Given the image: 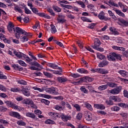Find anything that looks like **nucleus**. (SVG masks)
Masks as SVG:
<instances>
[{
    "mask_svg": "<svg viewBox=\"0 0 128 128\" xmlns=\"http://www.w3.org/2000/svg\"><path fill=\"white\" fill-rule=\"evenodd\" d=\"M15 32V38H16L17 40H20L21 34H24V36H30V33H28L24 30L20 28V27L16 28Z\"/></svg>",
    "mask_w": 128,
    "mask_h": 128,
    "instance_id": "1",
    "label": "nucleus"
},
{
    "mask_svg": "<svg viewBox=\"0 0 128 128\" xmlns=\"http://www.w3.org/2000/svg\"><path fill=\"white\" fill-rule=\"evenodd\" d=\"M45 90L46 92L54 94V96H58V90L56 88L50 87V88H46Z\"/></svg>",
    "mask_w": 128,
    "mask_h": 128,
    "instance_id": "2",
    "label": "nucleus"
},
{
    "mask_svg": "<svg viewBox=\"0 0 128 128\" xmlns=\"http://www.w3.org/2000/svg\"><path fill=\"white\" fill-rule=\"evenodd\" d=\"M122 86H119L109 90V92L110 94H118L122 92Z\"/></svg>",
    "mask_w": 128,
    "mask_h": 128,
    "instance_id": "3",
    "label": "nucleus"
},
{
    "mask_svg": "<svg viewBox=\"0 0 128 128\" xmlns=\"http://www.w3.org/2000/svg\"><path fill=\"white\" fill-rule=\"evenodd\" d=\"M60 118H61V120L64 122H68L72 120V116L68 114L66 115L64 114H60Z\"/></svg>",
    "mask_w": 128,
    "mask_h": 128,
    "instance_id": "4",
    "label": "nucleus"
},
{
    "mask_svg": "<svg viewBox=\"0 0 128 128\" xmlns=\"http://www.w3.org/2000/svg\"><path fill=\"white\" fill-rule=\"evenodd\" d=\"M93 40H94V45H92L91 46L94 48V50H96L100 46V40L98 38H94Z\"/></svg>",
    "mask_w": 128,
    "mask_h": 128,
    "instance_id": "5",
    "label": "nucleus"
},
{
    "mask_svg": "<svg viewBox=\"0 0 128 128\" xmlns=\"http://www.w3.org/2000/svg\"><path fill=\"white\" fill-rule=\"evenodd\" d=\"M116 52H112L110 54L107 55L106 58L109 62H116Z\"/></svg>",
    "mask_w": 128,
    "mask_h": 128,
    "instance_id": "6",
    "label": "nucleus"
},
{
    "mask_svg": "<svg viewBox=\"0 0 128 128\" xmlns=\"http://www.w3.org/2000/svg\"><path fill=\"white\" fill-rule=\"evenodd\" d=\"M9 116H12L13 118H16L18 120H20L22 118V116H20L18 112H9Z\"/></svg>",
    "mask_w": 128,
    "mask_h": 128,
    "instance_id": "7",
    "label": "nucleus"
},
{
    "mask_svg": "<svg viewBox=\"0 0 128 128\" xmlns=\"http://www.w3.org/2000/svg\"><path fill=\"white\" fill-rule=\"evenodd\" d=\"M7 28L10 34H14V32H16V28H14V26L12 23L8 24Z\"/></svg>",
    "mask_w": 128,
    "mask_h": 128,
    "instance_id": "8",
    "label": "nucleus"
},
{
    "mask_svg": "<svg viewBox=\"0 0 128 128\" xmlns=\"http://www.w3.org/2000/svg\"><path fill=\"white\" fill-rule=\"evenodd\" d=\"M104 12H100V14L98 15V18L100 20H108V17L105 16Z\"/></svg>",
    "mask_w": 128,
    "mask_h": 128,
    "instance_id": "9",
    "label": "nucleus"
},
{
    "mask_svg": "<svg viewBox=\"0 0 128 128\" xmlns=\"http://www.w3.org/2000/svg\"><path fill=\"white\" fill-rule=\"evenodd\" d=\"M13 54L16 56L18 58H21V60L22 59L24 55V53L16 50H13Z\"/></svg>",
    "mask_w": 128,
    "mask_h": 128,
    "instance_id": "10",
    "label": "nucleus"
},
{
    "mask_svg": "<svg viewBox=\"0 0 128 128\" xmlns=\"http://www.w3.org/2000/svg\"><path fill=\"white\" fill-rule=\"evenodd\" d=\"M26 116L28 118H33L34 120H40V119L38 118H37L36 116L34 114L30 112H28L26 113Z\"/></svg>",
    "mask_w": 128,
    "mask_h": 128,
    "instance_id": "11",
    "label": "nucleus"
},
{
    "mask_svg": "<svg viewBox=\"0 0 128 128\" xmlns=\"http://www.w3.org/2000/svg\"><path fill=\"white\" fill-rule=\"evenodd\" d=\"M49 68H51L54 70H62V68L59 67L58 65L53 63H48L47 64Z\"/></svg>",
    "mask_w": 128,
    "mask_h": 128,
    "instance_id": "12",
    "label": "nucleus"
},
{
    "mask_svg": "<svg viewBox=\"0 0 128 128\" xmlns=\"http://www.w3.org/2000/svg\"><path fill=\"white\" fill-rule=\"evenodd\" d=\"M57 80L60 84H64V82H68V78L64 76H58L57 78Z\"/></svg>",
    "mask_w": 128,
    "mask_h": 128,
    "instance_id": "13",
    "label": "nucleus"
},
{
    "mask_svg": "<svg viewBox=\"0 0 128 128\" xmlns=\"http://www.w3.org/2000/svg\"><path fill=\"white\" fill-rule=\"evenodd\" d=\"M110 100H114L116 102H122V99L118 96H111L110 97Z\"/></svg>",
    "mask_w": 128,
    "mask_h": 128,
    "instance_id": "14",
    "label": "nucleus"
},
{
    "mask_svg": "<svg viewBox=\"0 0 128 128\" xmlns=\"http://www.w3.org/2000/svg\"><path fill=\"white\" fill-rule=\"evenodd\" d=\"M110 64L108 61L106 60H104L102 62H101L99 64H98V66L100 68H104V66H106Z\"/></svg>",
    "mask_w": 128,
    "mask_h": 128,
    "instance_id": "15",
    "label": "nucleus"
},
{
    "mask_svg": "<svg viewBox=\"0 0 128 128\" xmlns=\"http://www.w3.org/2000/svg\"><path fill=\"white\" fill-rule=\"evenodd\" d=\"M20 92H22L25 96H30V93L28 92L26 88H22V90H20Z\"/></svg>",
    "mask_w": 128,
    "mask_h": 128,
    "instance_id": "16",
    "label": "nucleus"
},
{
    "mask_svg": "<svg viewBox=\"0 0 128 128\" xmlns=\"http://www.w3.org/2000/svg\"><path fill=\"white\" fill-rule=\"evenodd\" d=\"M48 116L52 118H60V114L58 113H56L54 112H50L48 113Z\"/></svg>",
    "mask_w": 128,
    "mask_h": 128,
    "instance_id": "17",
    "label": "nucleus"
},
{
    "mask_svg": "<svg viewBox=\"0 0 128 128\" xmlns=\"http://www.w3.org/2000/svg\"><path fill=\"white\" fill-rule=\"evenodd\" d=\"M118 74L124 78H128V72L124 70H120L118 71Z\"/></svg>",
    "mask_w": 128,
    "mask_h": 128,
    "instance_id": "18",
    "label": "nucleus"
},
{
    "mask_svg": "<svg viewBox=\"0 0 128 128\" xmlns=\"http://www.w3.org/2000/svg\"><path fill=\"white\" fill-rule=\"evenodd\" d=\"M94 107L98 110H104L106 108V106L102 104H94Z\"/></svg>",
    "mask_w": 128,
    "mask_h": 128,
    "instance_id": "19",
    "label": "nucleus"
},
{
    "mask_svg": "<svg viewBox=\"0 0 128 128\" xmlns=\"http://www.w3.org/2000/svg\"><path fill=\"white\" fill-rule=\"evenodd\" d=\"M114 10L120 16H122V18H126V15L120 10L115 9Z\"/></svg>",
    "mask_w": 128,
    "mask_h": 128,
    "instance_id": "20",
    "label": "nucleus"
},
{
    "mask_svg": "<svg viewBox=\"0 0 128 128\" xmlns=\"http://www.w3.org/2000/svg\"><path fill=\"white\" fill-rule=\"evenodd\" d=\"M22 104H34V102L30 98H27L22 101Z\"/></svg>",
    "mask_w": 128,
    "mask_h": 128,
    "instance_id": "21",
    "label": "nucleus"
},
{
    "mask_svg": "<svg viewBox=\"0 0 128 128\" xmlns=\"http://www.w3.org/2000/svg\"><path fill=\"white\" fill-rule=\"evenodd\" d=\"M110 32H112V34H114V36H116V35H118L119 33L118 32V30H116V28H109Z\"/></svg>",
    "mask_w": 128,
    "mask_h": 128,
    "instance_id": "22",
    "label": "nucleus"
},
{
    "mask_svg": "<svg viewBox=\"0 0 128 128\" xmlns=\"http://www.w3.org/2000/svg\"><path fill=\"white\" fill-rule=\"evenodd\" d=\"M92 114L90 113H86L85 115V119L86 120H88V122H90V120H92Z\"/></svg>",
    "mask_w": 128,
    "mask_h": 128,
    "instance_id": "23",
    "label": "nucleus"
},
{
    "mask_svg": "<svg viewBox=\"0 0 128 128\" xmlns=\"http://www.w3.org/2000/svg\"><path fill=\"white\" fill-rule=\"evenodd\" d=\"M10 108H14V110H18L19 112H20V110H22V108H20V106H16V104H15L14 103L12 104L10 106Z\"/></svg>",
    "mask_w": 128,
    "mask_h": 128,
    "instance_id": "24",
    "label": "nucleus"
},
{
    "mask_svg": "<svg viewBox=\"0 0 128 128\" xmlns=\"http://www.w3.org/2000/svg\"><path fill=\"white\" fill-rule=\"evenodd\" d=\"M17 124L20 126H26V124L22 120H18L16 122Z\"/></svg>",
    "mask_w": 128,
    "mask_h": 128,
    "instance_id": "25",
    "label": "nucleus"
},
{
    "mask_svg": "<svg viewBox=\"0 0 128 128\" xmlns=\"http://www.w3.org/2000/svg\"><path fill=\"white\" fill-rule=\"evenodd\" d=\"M98 72L102 74H108V70L104 68H99Z\"/></svg>",
    "mask_w": 128,
    "mask_h": 128,
    "instance_id": "26",
    "label": "nucleus"
},
{
    "mask_svg": "<svg viewBox=\"0 0 128 128\" xmlns=\"http://www.w3.org/2000/svg\"><path fill=\"white\" fill-rule=\"evenodd\" d=\"M84 104V106H85L86 108L89 110H91V111L94 110V109L92 108V106L89 103L86 102Z\"/></svg>",
    "mask_w": 128,
    "mask_h": 128,
    "instance_id": "27",
    "label": "nucleus"
},
{
    "mask_svg": "<svg viewBox=\"0 0 128 128\" xmlns=\"http://www.w3.org/2000/svg\"><path fill=\"white\" fill-rule=\"evenodd\" d=\"M117 105H118V106H120V108H128V104L125 103L120 102L118 103Z\"/></svg>",
    "mask_w": 128,
    "mask_h": 128,
    "instance_id": "28",
    "label": "nucleus"
},
{
    "mask_svg": "<svg viewBox=\"0 0 128 128\" xmlns=\"http://www.w3.org/2000/svg\"><path fill=\"white\" fill-rule=\"evenodd\" d=\"M119 22L124 26H128V22L124 20L123 18L119 19Z\"/></svg>",
    "mask_w": 128,
    "mask_h": 128,
    "instance_id": "29",
    "label": "nucleus"
},
{
    "mask_svg": "<svg viewBox=\"0 0 128 128\" xmlns=\"http://www.w3.org/2000/svg\"><path fill=\"white\" fill-rule=\"evenodd\" d=\"M77 72L80 74H88V71L84 68H79L77 70Z\"/></svg>",
    "mask_w": 128,
    "mask_h": 128,
    "instance_id": "30",
    "label": "nucleus"
},
{
    "mask_svg": "<svg viewBox=\"0 0 128 128\" xmlns=\"http://www.w3.org/2000/svg\"><path fill=\"white\" fill-rule=\"evenodd\" d=\"M24 8L25 14H32V11L28 8L26 6L24 5Z\"/></svg>",
    "mask_w": 128,
    "mask_h": 128,
    "instance_id": "31",
    "label": "nucleus"
},
{
    "mask_svg": "<svg viewBox=\"0 0 128 128\" xmlns=\"http://www.w3.org/2000/svg\"><path fill=\"white\" fill-rule=\"evenodd\" d=\"M52 8L54 12H62V8L56 6H53Z\"/></svg>",
    "mask_w": 128,
    "mask_h": 128,
    "instance_id": "32",
    "label": "nucleus"
},
{
    "mask_svg": "<svg viewBox=\"0 0 128 128\" xmlns=\"http://www.w3.org/2000/svg\"><path fill=\"white\" fill-rule=\"evenodd\" d=\"M32 89L34 90H37L40 92H43L44 91V88H40L37 86L32 87Z\"/></svg>",
    "mask_w": 128,
    "mask_h": 128,
    "instance_id": "33",
    "label": "nucleus"
},
{
    "mask_svg": "<svg viewBox=\"0 0 128 128\" xmlns=\"http://www.w3.org/2000/svg\"><path fill=\"white\" fill-rule=\"evenodd\" d=\"M70 4V2H68L66 0H62V1H60L58 2V4H60V6H62V8H64V4Z\"/></svg>",
    "mask_w": 128,
    "mask_h": 128,
    "instance_id": "34",
    "label": "nucleus"
},
{
    "mask_svg": "<svg viewBox=\"0 0 128 128\" xmlns=\"http://www.w3.org/2000/svg\"><path fill=\"white\" fill-rule=\"evenodd\" d=\"M50 26L52 34H56V26L52 24H51Z\"/></svg>",
    "mask_w": 128,
    "mask_h": 128,
    "instance_id": "35",
    "label": "nucleus"
},
{
    "mask_svg": "<svg viewBox=\"0 0 128 128\" xmlns=\"http://www.w3.org/2000/svg\"><path fill=\"white\" fill-rule=\"evenodd\" d=\"M22 60H26V62H30V57L24 54L22 58Z\"/></svg>",
    "mask_w": 128,
    "mask_h": 128,
    "instance_id": "36",
    "label": "nucleus"
},
{
    "mask_svg": "<svg viewBox=\"0 0 128 128\" xmlns=\"http://www.w3.org/2000/svg\"><path fill=\"white\" fill-rule=\"evenodd\" d=\"M46 124H54L55 122L54 121L48 119L45 120Z\"/></svg>",
    "mask_w": 128,
    "mask_h": 128,
    "instance_id": "37",
    "label": "nucleus"
},
{
    "mask_svg": "<svg viewBox=\"0 0 128 128\" xmlns=\"http://www.w3.org/2000/svg\"><path fill=\"white\" fill-rule=\"evenodd\" d=\"M10 91L12 92H20V88L14 87L10 88Z\"/></svg>",
    "mask_w": 128,
    "mask_h": 128,
    "instance_id": "38",
    "label": "nucleus"
},
{
    "mask_svg": "<svg viewBox=\"0 0 128 128\" xmlns=\"http://www.w3.org/2000/svg\"><path fill=\"white\" fill-rule=\"evenodd\" d=\"M76 4L81 6V8H86V4L82 1H76Z\"/></svg>",
    "mask_w": 128,
    "mask_h": 128,
    "instance_id": "39",
    "label": "nucleus"
},
{
    "mask_svg": "<svg viewBox=\"0 0 128 128\" xmlns=\"http://www.w3.org/2000/svg\"><path fill=\"white\" fill-rule=\"evenodd\" d=\"M106 88H108L107 84L98 87V90H106Z\"/></svg>",
    "mask_w": 128,
    "mask_h": 128,
    "instance_id": "40",
    "label": "nucleus"
},
{
    "mask_svg": "<svg viewBox=\"0 0 128 128\" xmlns=\"http://www.w3.org/2000/svg\"><path fill=\"white\" fill-rule=\"evenodd\" d=\"M110 110L112 112H118L120 108L118 106H114L112 107Z\"/></svg>",
    "mask_w": 128,
    "mask_h": 128,
    "instance_id": "41",
    "label": "nucleus"
},
{
    "mask_svg": "<svg viewBox=\"0 0 128 128\" xmlns=\"http://www.w3.org/2000/svg\"><path fill=\"white\" fill-rule=\"evenodd\" d=\"M31 64L32 66H37V68H42V66L38 62H32L31 63Z\"/></svg>",
    "mask_w": 128,
    "mask_h": 128,
    "instance_id": "42",
    "label": "nucleus"
},
{
    "mask_svg": "<svg viewBox=\"0 0 128 128\" xmlns=\"http://www.w3.org/2000/svg\"><path fill=\"white\" fill-rule=\"evenodd\" d=\"M96 56L98 58H99V60H104V58H106L104 55H103L102 54L100 53H97Z\"/></svg>",
    "mask_w": 128,
    "mask_h": 128,
    "instance_id": "43",
    "label": "nucleus"
},
{
    "mask_svg": "<svg viewBox=\"0 0 128 128\" xmlns=\"http://www.w3.org/2000/svg\"><path fill=\"white\" fill-rule=\"evenodd\" d=\"M108 4L110 6H116V8H118V5L114 3L112 0H109Z\"/></svg>",
    "mask_w": 128,
    "mask_h": 128,
    "instance_id": "44",
    "label": "nucleus"
},
{
    "mask_svg": "<svg viewBox=\"0 0 128 128\" xmlns=\"http://www.w3.org/2000/svg\"><path fill=\"white\" fill-rule=\"evenodd\" d=\"M54 108H55V110H60V111H62L64 110V108H62V106L58 104L54 106Z\"/></svg>",
    "mask_w": 128,
    "mask_h": 128,
    "instance_id": "45",
    "label": "nucleus"
},
{
    "mask_svg": "<svg viewBox=\"0 0 128 128\" xmlns=\"http://www.w3.org/2000/svg\"><path fill=\"white\" fill-rule=\"evenodd\" d=\"M18 62L20 64V66H27V64L24 62V61H23L22 60H18Z\"/></svg>",
    "mask_w": 128,
    "mask_h": 128,
    "instance_id": "46",
    "label": "nucleus"
},
{
    "mask_svg": "<svg viewBox=\"0 0 128 128\" xmlns=\"http://www.w3.org/2000/svg\"><path fill=\"white\" fill-rule=\"evenodd\" d=\"M26 36H28L25 35V36H24L20 38L21 42H26L28 40V38Z\"/></svg>",
    "mask_w": 128,
    "mask_h": 128,
    "instance_id": "47",
    "label": "nucleus"
},
{
    "mask_svg": "<svg viewBox=\"0 0 128 128\" xmlns=\"http://www.w3.org/2000/svg\"><path fill=\"white\" fill-rule=\"evenodd\" d=\"M43 74L45 76H47V78H52V74L50 72H44Z\"/></svg>",
    "mask_w": 128,
    "mask_h": 128,
    "instance_id": "48",
    "label": "nucleus"
},
{
    "mask_svg": "<svg viewBox=\"0 0 128 128\" xmlns=\"http://www.w3.org/2000/svg\"><path fill=\"white\" fill-rule=\"evenodd\" d=\"M41 102H42L43 104H46V106H48L50 104V101L48 100H46V99H42L40 100Z\"/></svg>",
    "mask_w": 128,
    "mask_h": 128,
    "instance_id": "49",
    "label": "nucleus"
},
{
    "mask_svg": "<svg viewBox=\"0 0 128 128\" xmlns=\"http://www.w3.org/2000/svg\"><path fill=\"white\" fill-rule=\"evenodd\" d=\"M0 90H2V92H6L8 88H6L4 85L0 84Z\"/></svg>",
    "mask_w": 128,
    "mask_h": 128,
    "instance_id": "50",
    "label": "nucleus"
},
{
    "mask_svg": "<svg viewBox=\"0 0 128 128\" xmlns=\"http://www.w3.org/2000/svg\"><path fill=\"white\" fill-rule=\"evenodd\" d=\"M81 92H84V94H88V90H86V88H84V86H82L80 88Z\"/></svg>",
    "mask_w": 128,
    "mask_h": 128,
    "instance_id": "51",
    "label": "nucleus"
},
{
    "mask_svg": "<svg viewBox=\"0 0 128 128\" xmlns=\"http://www.w3.org/2000/svg\"><path fill=\"white\" fill-rule=\"evenodd\" d=\"M108 13L110 16L112 17V18H116V16H114V13H112V12L111 10H108Z\"/></svg>",
    "mask_w": 128,
    "mask_h": 128,
    "instance_id": "52",
    "label": "nucleus"
},
{
    "mask_svg": "<svg viewBox=\"0 0 128 128\" xmlns=\"http://www.w3.org/2000/svg\"><path fill=\"white\" fill-rule=\"evenodd\" d=\"M58 22V24H64V22H66V20H64V18H57Z\"/></svg>",
    "mask_w": 128,
    "mask_h": 128,
    "instance_id": "53",
    "label": "nucleus"
},
{
    "mask_svg": "<svg viewBox=\"0 0 128 128\" xmlns=\"http://www.w3.org/2000/svg\"><path fill=\"white\" fill-rule=\"evenodd\" d=\"M48 12L49 14H50V16H56V14L54 12V10H52V8H48Z\"/></svg>",
    "mask_w": 128,
    "mask_h": 128,
    "instance_id": "54",
    "label": "nucleus"
},
{
    "mask_svg": "<svg viewBox=\"0 0 128 128\" xmlns=\"http://www.w3.org/2000/svg\"><path fill=\"white\" fill-rule=\"evenodd\" d=\"M14 10L18 12H20V14H22V10L20 8V7L16 6L14 8Z\"/></svg>",
    "mask_w": 128,
    "mask_h": 128,
    "instance_id": "55",
    "label": "nucleus"
},
{
    "mask_svg": "<svg viewBox=\"0 0 128 128\" xmlns=\"http://www.w3.org/2000/svg\"><path fill=\"white\" fill-rule=\"evenodd\" d=\"M72 78H80V76L78 74V73L76 74H71Z\"/></svg>",
    "mask_w": 128,
    "mask_h": 128,
    "instance_id": "56",
    "label": "nucleus"
},
{
    "mask_svg": "<svg viewBox=\"0 0 128 128\" xmlns=\"http://www.w3.org/2000/svg\"><path fill=\"white\" fill-rule=\"evenodd\" d=\"M31 8L34 14H38V8Z\"/></svg>",
    "mask_w": 128,
    "mask_h": 128,
    "instance_id": "57",
    "label": "nucleus"
},
{
    "mask_svg": "<svg viewBox=\"0 0 128 128\" xmlns=\"http://www.w3.org/2000/svg\"><path fill=\"white\" fill-rule=\"evenodd\" d=\"M74 106L76 108L77 112H80V106L78 104H75L74 105Z\"/></svg>",
    "mask_w": 128,
    "mask_h": 128,
    "instance_id": "58",
    "label": "nucleus"
},
{
    "mask_svg": "<svg viewBox=\"0 0 128 128\" xmlns=\"http://www.w3.org/2000/svg\"><path fill=\"white\" fill-rule=\"evenodd\" d=\"M12 66L14 68V70H20V66L18 64H14L12 65Z\"/></svg>",
    "mask_w": 128,
    "mask_h": 128,
    "instance_id": "59",
    "label": "nucleus"
},
{
    "mask_svg": "<svg viewBox=\"0 0 128 128\" xmlns=\"http://www.w3.org/2000/svg\"><path fill=\"white\" fill-rule=\"evenodd\" d=\"M18 84H23L24 86H26V82L24 81V80H19L18 81Z\"/></svg>",
    "mask_w": 128,
    "mask_h": 128,
    "instance_id": "60",
    "label": "nucleus"
},
{
    "mask_svg": "<svg viewBox=\"0 0 128 128\" xmlns=\"http://www.w3.org/2000/svg\"><path fill=\"white\" fill-rule=\"evenodd\" d=\"M107 86L110 88H116V84L114 83H108Z\"/></svg>",
    "mask_w": 128,
    "mask_h": 128,
    "instance_id": "61",
    "label": "nucleus"
},
{
    "mask_svg": "<svg viewBox=\"0 0 128 128\" xmlns=\"http://www.w3.org/2000/svg\"><path fill=\"white\" fill-rule=\"evenodd\" d=\"M106 102L107 104L110 106H112V104H114V101H112V100L110 99L109 100H106Z\"/></svg>",
    "mask_w": 128,
    "mask_h": 128,
    "instance_id": "62",
    "label": "nucleus"
},
{
    "mask_svg": "<svg viewBox=\"0 0 128 128\" xmlns=\"http://www.w3.org/2000/svg\"><path fill=\"white\" fill-rule=\"evenodd\" d=\"M83 80L82 79H80L78 81V82H73L72 83L73 84H82Z\"/></svg>",
    "mask_w": 128,
    "mask_h": 128,
    "instance_id": "63",
    "label": "nucleus"
},
{
    "mask_svg": "<svg viewBox=\"0 0 128 128\" xmlns=\"http://www.w3.org/2000/svg\"><path fill=\"white\" fill-rule=\"evenodd\" d=\"M124 96L125 98H128V92L126 90H124L123 92Z\"/></svg>",
    "mask_w": 128,
    "mask_h": 128,
    "instance_id": "64",
    "label": "nucleus"
}]
</instances>
